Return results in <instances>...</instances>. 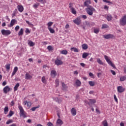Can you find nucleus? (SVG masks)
<instances>
[{"mask_svg":"<svg viewBox=\"0 0 126 126\" xmlns=\"http://www.w3.org/2000/svg\"><path fill=\"white\" fill-rule=\"evenodd\" d=\"M57 124H58V126H62L63 125V121H62L61 119H58L57 121Z\"/></svg>","mask_w":126,"mask_h":126,"instance_id":"c756f323","label":"nucleus"},{"mask_svg":"<svg viewBox=\"0 0 126 126\" xmlns=\"http://www.w3.org/2000/svg\"><path fill=\"white\" fill-rule=\"evenodd\" d=\"M38 2H41V3H46V0H36Z\"/></svg>","mask_w":126,"mask_h":126,"instance_id":"09e8293b","label":"nucleus"},{"mask_svg":"<svg viewBox=\"0 0 126 126\" xmlns=\"http://www.w3.org/2000/svg\"><path fill=\"white\" fill-rule=\"evenodd\" d=\"M89 84L90 85V86L93 87L95 85V82L93 81H89Z\"/></svg>","mask_w":126,"mask_h":126,"instance_id":"58836bf2","label":"nucleus"},{"mask_svg":"<svg viewBox=\"0 0 126 126\" xmlns=\"http://www.w3.org/2000/svg\"><path fill=\"white\" fill-rule=\"evenodd\" d=\"M81 16L82 18H84V19H86L87 18V16L85 15H82Z\"/></svg>","mask_w":126,"mask_h":126,"instance_id":"0e129e2a","label":"nucleus"},{"mask_svg":"<svg viewBox=\"0 0 126 126\" xmlns=\"http://www.w3.org/2000/svg\"><path fill=\"white\" fill-rule=\"evenodd\" d=\"M102 125L103 126H108V122H107V120H104L102 122Z\"/></svg>","mask_w":126,"mask_h":126,"instance_id":"ea45409f","label":"nucleus"},{"mask_svg":"<svg viewBox=\"0 0 126 126\" xmlns=\"http://www.w3.org/2000/svg\"><path fill=\"white\" fill-rule=\"evenodd\" d=\"M17 8L20 12H22L23 10H24V8H23V6L21 5H18L17 6Z\"/></svg>","mask_w":126,"mask_h":126,"instance_id":"f3484780","label":"nucleus"},{"mask_svg":"<svg viewBox=\"0 0 126 126\" xmlns=\"http://www.w3.org/2000/svg\"><path fill=\"white\" fill-rule=\"evenodd\" d=\"M85 23H86V25H87V26H90V25H91V23H89L87 21H86Z\"/></svg>","mask_w":126,"mask_h":126,"instance_id":"4d7b16f0","label":"nucleus"},{"mask_svg":"<svg viewBox=\"0 0 126 126\" xmlns=\"http://www.w3.org/2000/svg\"><path fill=\"white\" fill-rule=\"evenodd\" d=\"M120 126H125V124H124L123 122H121L120 123Z\"/></svg>","mask_w":126,"mask_h":126,"instance_id":"774afa93","label":"nucleus"},{"mask_svg":"<svg viewBox=\"0 0 126 126\" xmlns=\"http://www.w3.org/2000/svg\"><path fill=\"white\" fill-rule=\"evenodd\" d=\"M14 115V112L11 110L9 111V114L8 115V117H12V115Z\"/></svg>","mask_w":126,"mask_h":126,"instance_id":"c9c22d12","label":"nucleus"},{"mask_svg":"<svg viewBox=\"0 0 126 126\" xmlns=\"http://www.w3.org/2000/svg\"><path fill=\"white\" fill-rule=\"evenodd\" d=\"M67 51L65 50H63L60 51V54H62V55H67Z\"/></svg>","mask_w":126,"mask_h":126,"instance_id":"c85d7f7f","label":"nucleus"},{"mask_svg":"<svg viewBox=\"0 0 126 126\" xmlns=\"http://www.w3.org/2000/svg\"><path fill=\"white\" fill-rule=\"evenodd\" d=\"M47 49L49 51H53L54 50V48L52 47V46H48L47 47Z\"/></svg>","mask_w":126,"mask_h":126,"instance_id":"49530a36","label":"nucleus"},{"mask_svg":"<svg viewBox=\"0 0 126 126\" xmlns=\"http://www.w3.org/2000/svg\"><path fill=\"white\" fill-rule=\"evenodd\" d=\"M54 99H55V101L56 102H58L59 104L62 103V100L60 99H59V98L58 97H56Z\"/></svg>","mask_w":126,"mask_h":126,"instance_id":"a18cd8bd","label":"nucleus"},{"mask_svg":"<svg viewBox=\"0 0 126 126\" xmlns=\"http://www.w3.org/2000/svg\"><path fill=\"white\" fill-rule=\"evenodd\" d=\"M27 104V107H28V108H30V107H31V102L29 101Z\"/></svg>","mask_w":126,"mask_h":126,"instance_id":"6e6d98bb","label":"nucleus"},{"mask_svg":"<svg viewBox=\"0 0 126 126\" xmlns=\"http://www.w3.org/2000/svg\"><path fill=\"white\" fill-rule=\"evenodd\" d=\"M58 86H60V80L56 79L55 80V87H58Z\"/></svg>","mask_w":126,"mask_h":126,"instance_id":"b1692460","label":"nucleus"},{"mask_svg":"<svg viewBox=\"0 0 126 126\" xmlns=\"http://www.w3.org/2000/svg\"><path fill=\"white\" fill-rule=\"evenodd\" d=\"M75 84L76 86L79 87V86H81V82L79 80H76L75 82Z\"/></svg>","mask_w":126,"mask_h":126,"instance_id":"6ab92c4d","label":"nucleus"},{"mask_svg":"<svg viewBox=\"0 0 126 126\" xmlns=\"http://www.w3.org/2000/svg\"><path fill=\"white\" fill-rule=\"evenodd\" d=\"M120 23L122 26L126 25V15L123 16L120 20Z\"/></svg>","mask_w":126,"mask_h":126,"instance_id":"20e7f679","label":"nucleus"},{"mask_svg":"<svg viewBox=\"0 0 126 126\" xmlns=\"http://www.w3.org/2000/svg\"><path fill=\"white\" fill-rule=\"evenodd\" d=\"M19 86H20V85H19V83L16 84V85L15 86V87L14 88V91H17V89H18Z\"/></svg>","mask_w":126,"mask_h":126,"instance_id":"7c9ffc66","label":"nucleus"},{"mask_svg":"<svg viewBox=\"0 0 126 126\" xmlns=\"http://www.w3.org/2000/svg\"><path fill=\"white\" fill-rule=\"evenodd\" d=\"M106 18L108 20V21H111V20H112V19L113 18V17H112V15H111V14H109L106 16Z\"/></svg>","mask_w":126,"mask_h":126,"instance_id":"aec40b11","label":"nucleus"},{"mask_svg":"<svg viewBox=\"0 0 126 126\" xmlns=\"http://www.w3.org/2000/svg\"><path fill=\"white\" fill-rule=\"evenodd\" d=\"M71 113L72 114V116H76V109L74 108H72L71 110Z\"/></svg>","mask_w":126,"mask_h":126,"instance_id":"a211bd4d","label":"nucleus"},{"mask_svg":"<svg viewBox=\"0 0 126 126\" xmlns=\"http://www.w3.org/2000/svg\"><path fill=\"white\" fill-rule=\"evenodd\" d=\"M84 6H87V7H89L90 5L89 4H91V0H86L84 3Z\"/></svg>","mask_w":126,"mask_h":126,"instance_id":"ddd939ff","label":"nucleus"},{"mask_svg":"<svg viewBox=\"0 0 126 126\" xmlns=\"http://www.w3.org/2000/svg\"><path fill=\"white\" fill-rule=\"evenodd\" d=\"M15 22H16V20L15 19H12L11 21V23L10 24V25L9 26V27H12L14 24H15Z\"/></svg>","mask_w":126,"mask_h":126,"instance_id":"412c9836","label":"nucleus"},{"mask_svg":"<svg viewBox=\"0 0 126 126\" xmlns=\"http://www.w3.org/2000/svg\"><path fill=\"white\" fill-rule=\"evenodd\" d=\"M89 75L90 76H91V77H93L94 76V75H93V73L90 72L89 73Z\"/></svg>","mask_w":126,"mask_h":126,"instance_id":"338daca9","label":"nucleus"},{"mask_svg":"<svg viewBox=\"0 0 126 126\" xmlns=\"http://www.w3.org/2000/svg\"><path fill=\"white\" fill-rule=\"evenodd\" d=\"M80 65H81V66H82L83 67H85L86 64H85V63H80Z\"/></svg>","mask_w":126,"mask_h":126,"instance_id":"bf43d9fd","label":"nucleus"},{"mask_svg":"<svg viewBox=\"0 0 126 126\" xmlns=\"http://www.w3.org/2000/svg\"><path fill=\"white\" fill-rule=\"evenodd\" d=\"M95 111H96V112L97 114H100V110H99V109L96 108Z\"/></svg>","mask_w":126,"mask_h":126,"instance_id":"69168bd1","label":"nucleus"},{"mask_svg":"<svg viewBox=\"0 0 126 126\" xmlns=\"http://www.w3.org/2000/svg\"><path fill=\"white\" fill-rule=\"evenodd\" d=\"M110 72L113 74V75H116V72L115 71L111 70Z\"/></svg>","mask_w":126,"mask_h":126,"instance_id":"13d9d810","label":"nucleus"},{"mask_svg":"<svg viewBox=\"0 0 126 126\" xmlns=\"http://www.w3.org/2000/svg\"><path fill=\"white\" fill-rule=\"evenodd\" d=\"M96 62L99 63V64H101V65H103L104 64L103 61H102L100 59V58H97Z\"/></svg>","mask_w":126,"mask_h":126,"instance_id":"5701e85b","label":"nucleus"},{"mask_svg":"<svg viewBox=\"0 0 126 126\" xmlns=\"http://www.w3.org/2000/svg\"><path fill=\"white\" fill-rule=\"evenodd\" d=\"M3 91L4 94H7L10 91V88L8 86H6L3 88Z\"/></svg>","mask_w":126,"mask_h":126,"instance_id":"1a4fd4ad","label":"nucleus"},{"mask_svg":"<svg viewBox=\"0 0 126 126\" xmlns=\"http://www.w3.org/2000/svg\"><path fill=\"white\" fill-rule=\"evenodd\" d=\"M103 38L104 39H115L116 38V36L114 35V34H104L103 35Z\"/></svg>","mask_w":126,"mask_h":126,"instance_id":"423d86ee","label":"nucleus"},{"mask_svg":"<svg viewBox=\"0 0 126 126\" xmlns=\"http://www.w3.org/2000/svg\"><path fill=\"white\" fill-rule=\"evenodd\" d=\"M12 123H13V120H12L11 119H9V120H8L6 122V125H9V124H11Z\"/></svg>","mask_w":126,"mask_h":126,"instance_id":"37998d69","label":"nucleus"},{"mask_svg":"<svg viewBox=\"0 0 126 126\" xmlns=\"http://www.w3.org/2000/svg\"><path fill=\"white\" fill-rule=\"evenodd\" d=\"M73 22L74 23H75V24H76L77 25H80V23H81V20L80 19V18L78 17L73 20Z\"/></svg>","mask_w":126,"mask_h":126,"instance_id":"9d476101","label":"nucleus"},{"mask_svg":"<svg viewBox=\"0 0 126 126\" xmlns=\"http://www.w3.org/2000/svg\"><path fill=\"white\" fill-rule=\"evenodd\" d=\"M20 28V27H19V26H17L15 28V31L17 32L18 31V30H19Z\"/></svg>","mask_w":126,"mask_h":126,"instance_id":"5fc2aeb1","label":"nucleus"},{"mask_svg":"<svg viewBox=\"0 0 126 126\" xmlns=\"http://www.w3.org/2000/svg\"><path fill=\"white\" fill-rule=\"evenodd\" d=\"M48 126H54V125L52 123L49 122L47 124Z\"/></svg>","mask_w":126,"mask_h":126,"instance_id":"e2e57ef3","label":"nucleus"},{"mask_svg":"<svg viewBox=\"0 0 126 126\" xmlns=\"http://www.w3.org/2000/svg\"><path fill=\"white\" fill-rule=\"evenodd\" d=\"M104 9H105V10H107V11H108V10H109V6H108L107 5H104Z\"/></svg>","mask_w":126,"mask_h":126,"instance_id":"864d4df0","label":"nucleus"},{"mask_svg":"<svg viewBox=\"0 0 126 126\" xmlns=\"http://www.w3.org/2000/svg\"><path fill=\"white\" fill-rule=\"evenodd\" d=\"M82 48L83 50H87V49H88V45L86 44H82Z\"/></svg>","mask_w":126,"mask_h":126,"instance_id":"393cba45","label":"nucleus"},{"mask_svg":"<svg viewBox=\"0 0 126 126\" xmlns=\"http://www.w3.org/2000/svg\"><path fill=\"white\" fill-rule=\"evenodd\" d=\"M71 51H74L75 53H78V49L74 47L71 48Z\"/></svg>","mask_w":126,"mask_h":126,"instance_id":"f704fd0d","label":"nucleus"},{"mask_svg":"<svg viewBox=\"0 0 126 126\" xmlns=\"http://www.w3.org/2000/svg\"><path fill=\"white\" fill-rule=\"evenodd\" d=\"M14 104H15L14 101L12 100V101L11 102L10 105V106H14Z\"/></svg>","mask_w":126,"mask_h":126,"instance_id":"680f3d73","label":"nucleus"},{"mask_svg":"<svg viewBox=\"0 0 126 126\" xmlns=\"http://www.w3.org/2000/svg\"><path fill=\"white\" fill-rule=\"evenodd\" d=\"M23 29H21L20 31L18 32V35L19 36H22V35H23Z\"/></svg>","mask_w":126,"mask_h":126,"instance_id":"2f4dec72","label":"nucleus"},{"mask_svg":"<svg viewBox=\"0 0 126 126\" xmlns=\"http://www.w3.org/2000/svg\"><path fill=\"white\" fill-rule=\"evenodd\" d=\"M104 59L106 61L107 63H108V64H110V65L112 66L114 68H116L115 64L112 63V61H111L110 59H109V57L107 56V55H104Z\"/></svg>","mask_w":126,"mask_h":126,"instance_id":"7ed1b4c3","label":"nucleus"},{"mask_svg":"<svg viewBox=\"0 0 126 126\" xmlns=\"http://www.w3.org/2000/svg\"><path fill=\"white\" fill-rule=\"evenodd\" d=\"M117 91L119 93H123L126 91V88H124L122 86H119L117 87Z\"/></svg>","mask_w":126,"mask_h":126,"instance_id":"6e6552de","label":"nucleus"},{"mask_svg":"<svg viewBox=\"0 0 126 126\" xmlns=\"http://www.w3.org/2000/svg\"><path fill=\"white\" fill-rule=\"evenodd\" d=\"M18 70V67L17 66H16L14 68V70L13 71V72H12V75H11L12 77L14 76V75H15V73H16V72H17Z\"/></svg>","mask_w":126,"mask_h":126,"instance_id":"dca6fc26","label":"nucleus"},{"mask_svg":"<svg viewBox=\"0 0 126 126\" xmlns=\"http://www.w3.org/2000/svg\"><path fill=\"white\" fill-rule=\"evenodd\" d=\"M104 2H106L107 3H111L113 4V3L111 1L107 0H102Z\"/></svg>","mask_w":126,"mask_h":126,"instance_id":"3c124183","label":"nucleus"},{"mask_svg":"<svg viewBox=\"0 0 126 126\" xmlns=\"http://www.w3.org/2000/svg\"><path fill=\"white\" fill-rule=\"evenodd\" d=\"M114 99L115 101L116 102V103L118 102V98H117V96L116 95V94L114 95Z\"/></svg>","mask_w":126,"mask_h":126,"instance_id":"603ef678","label":"nucleus"},{"mask_svg":"<svg viewBox=\"0 0 126 126\" xmlns=\"http://www.w3.org/2000/svg\"><path fill=\"white\" fill-rule=\"evenodd\" d=\"M62 90L66 91L67 90V86L64 84L63 82H62Z\"/></svg>","mask_w":126,"mask_h":126,"instance_id":"2eb2a0df","label":"nucleus"},{"mask_svg":"<svg viewBox=\"0 0 126 126\" xmlns=\"http://www.w3.org/2000/svg\"><path fill=\"white\" fill-rule=\"evenodd\" d=\"M86 11L89 15H93V12H96V10L92 6H89L86 9Z\"/></svg>","mask_w":126,"mask_h":126,"instance_id":"f257e3e1","label":"nucleus"},{"mask_svg":"<svg viewBox=\"0 0 126 126\" xmlns=\"http://www.w3.org/2000/svg\"><path fill=\"white\" fill-rule=\"evenodd\" d=\"M26 33H30V30H29V29H26L25 31Z\"/></svg>","mask_w":126,"mask_h":126,"instance_id":"052dcab7","label":"nucleus"},{"mask_svg":"<svg viewBox=\"0 0 126 126\" xmlns=\"http://www.w3.org/2000/svg\"><path fill=\"white\" fill-rule=\"evenodd\" d=\"M1 32L4 36H7L11 34V32L9 30H2Z\"/></svg>","mask_w":126,"mask_h":126,"instance_id":"0eeeda50","label":"nucleus"},{"mask_svg":"<svg viewBox=\"0 0 126 126\" xmlns=\"http://www.w3.org/2000/svg\"><path fill=\"white\" fill-rule=\"evenodd\" d=\"M8 113V106H5L4 108V114L6 115Z\"/></svg>","mask_w":126,"mask_h":126,"instance_id":"cd10ccee","label":"nucleus"},{"mask_svg":"<svg viewBox=\"0 0 126 126\" xmlns=\"http://www.w3.org/2000/svg\"><path fill=\"white\" fill-rule=\"evenodd\" d=\"M32 78V76L30 74L27 73L26 74V79H31Z\"/></svg>","mask_w":126,"mask_h":126,"instance_id":"bb28decb","label":"nucleus"},{"mask_svg":"<svg viewBox=\"0 0 126 126\" xmlns=\"http://www.w3.org/2000/svg\"><path fill=\"white\" fill-rule=\"evenodd\" d=\"M53 24V23L52 22H49L47 23V25L48 26V29L51 28V26H52Z\"/></svg>","mask_w":126,"mask_h":126,"instance_id":"72a5a7b5","label":"nucleus"},{"mask_svg":"<svg viewBox=\"0 0 126 126\" xmlns=\"http://www.w3.org/2000/svg\"><path fill=\"white\" fill-rule=\"evenodd\" d=\"M39 108H40V105H38L36 107H33L32 108L31 110H32V111H35L36 109H38Z\"/></svg>","mask_w":126,"mask_h":126,"instance_id":"a19ab883","label":"nucleus"},{"mask_svg":"<svg viewBox=\"0 0 126 126\" xmlns=\"http://www.w3.org/2000/svg\"><path fill=\"white\" fill-rule=\"evenodd\" d=\"M50 74L52 78H55L56 76H57V71H56L55 70H52L51 71Z\"/></svg>","mask_w":126,"mask_h":126,"instance_id":"f8f14e48","label":"nucleus"},{"mask_svg":"<svg viewBox=\"0 0 126 126\" xmlns=\"http://www.w3.org/2000/svg\"><path fill=\"white\" fill-rule=\"evenodd\" d=\"M5 66L6 70L9 71V70L10 69V63L6 64Z\"/></svg>","mask_w":126,"mask_h":126,"instance_id":"a878e982","label":"nucleus"},{"mask_svg":"<svg viewBox=\"0 0 126 126\" xmlns=\"http://www.w3.org/2000/svg\"><path fill=\"white\" fill-rule=\"evenodd\" d=\"M55 63L56 65H62V64L63 63V62L61 60L57 59L55 61Z\"/></svg>","mask_w":126,"mask_h":126,"instance_id":"9b49d317","label":"nucleus"},{"mask_svg":"<svg viewBox=\"0 0 126 126\" xmlns=\"http://www.w3.org/2000/svg\"><path fill=\"white\" fill-rule=\"evenodd\" d=\"M29 45L30 46V47H33V46H34L35 44L32 41H30L29 42Z\"/></svg>","mask_w":126,"mask_h":126,"instance_id":"de8ad7c7","label":"nucleus"},{"mask_svg":"<svg viewBox=\"0 0 126 126\" xmlns=\"http://www.w3.org/2000/svg\"><path fill=\"white\" fill-rule=\"evenodd\" d=\"M48 30H49L50 33H52V34H54V33H55V30L52 29L51 28H49Z\"/></svg>","mask_w":126,"mask_h":126,"instance_id":"c03bdc74","label":"nucleus"},{"mask_svg":"<svg viewBox=\"0 0 126 126\" xmlns=\"http://www.w3.org/2000/svg\"><path fill=\"white\" fill-rule=\"evenodd\" d=\"M94 33L98 34L99 33V29H94Z\"/></svg>","mask_w":126,"mask_h":126,"instance_id":"8fccbe9b","label":"nucleus"},{"mask_svg":"<svg viewBox=\"0 0 126 126\" xmlns=\"http://www.w3.org/2000/svg\"><path fill=\"white\" fill-rule=\"evenodd\" d=\"M39 5H40V3H34L32 6L33 8H35V9H36V8H38V6H39Z\"/></svg>","mask_w":126,"mask_h":126,"instance_id":"473e14b6","label":"nucleus"},{"mask_svg":"<svg viewBox=\"0 0 126 126\" xmlns=\"http://www.w3.org/2000/svg\"><path fill=\"white\" fill-rule=\"evenodd\" d=\"M69 8H70V10L73 14H76V10H75V8H73V3H70L69 4Z\"/></svg>","mask_w":126,"mask_h":126,"instance_id":"39448f33","label":"nucleus"},{"mask_svg":"<svg viewBox=\"0 0 126 126\" xmlns=\"http://www.w3.org/2000/svg\"><path fill=\"white\" fill-rule=\"evenodd\" d=\"M19 109L20 110V117H23V118H27V113L24 111L23 107L22 106L19 105L18 106Z\"/></svg>","mask_w":126,"mask_h":126,"instance_id":"f03ea898","label":"nucleus"},{"mask_svg":"<svg viewBox=\"0 0 126 126\" xmlns=\"http://www.w3.org/2000/svg\"><path fill=\"white\" fill-rule=\"evenodd\" d=\"M102 29H106V28H109V26L107 24H103L102 26Z\"/></svg>","mask_w":126,"mask_h":126,"instance_id":"79ce46f5","label":"nucleus"},{"mask_svg":"<svg viewBox=\"0 0 126 126\" xmlns=\"http://www.w3.org/2000/svg\"><path fill=\"white\" fill-rule=\"evenodd\" d=\"M89 102L86 101V103H87V104H88L89 106H90V104H95V103H96L95 99H89Z\"/></svg>","mask_w":126,"mask_h":126,"instance_id":"4468645a","label":"nucleus"},{"mask_svg":"<svg viewBox=\"0 0 126 126\" xmlns=\"http://www.w3.org/2000/svg\"><path fill=\"white\" fill-rule=\"evenodd\" d=\"M89 56V53L84 52L82 55L83 59H87V58Z\"/></svg>","mask_w":126,"mask_h":126,"instance_id":"4be33fe9","label":"nucleus"},{"mask_svg":"<svg viewBox=\"0 0 126 126\" xmlns=\"http://www.w3.org/2000/svg\"><path fill=\"white\" fill-rule=\"evenodd\" d=\"M125 80H126V76H124L120 77V81H125Z\"/></svg>","mask_w":126,"mask_h":126,"instance_id":"4c0bfd02","label":"nucleus"},{"mask_svg":"<svg viewBox=\"0 0 126 126\" xmlns=\"http://www.w3.org/2000/svg\"><path fill=\"white\" fill-rule=\"evenodd\" d=\"M41 81L43 83H46L47 82V80H46V78L45 76H43L41 78Z\"/></svg>","mask_w":126,"mask_h":126,"instance_id":"e433bc0d","label":"nucleus"}]
</instances>
